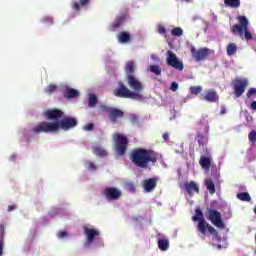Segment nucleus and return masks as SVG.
<instances>
[{"mask_svg": "<svg viewBox=\"0 0 256 256\" xmlns=\"http://www.w3.org/2000/svg\"><path fill=\"white\" fill-rule=\"evenodd\" d=\"M166 62L169 67H173V69H176V71H183V69H185L183 62H181V60L177 58V55L171 50L167 51Z\"/></svg>", "mask_w": 256, "mask_h": 256, "instance_id": "10", "label": "nucleus"}, {"mask_svg": "<svg viewBox=\"0 0 256 256\" xmlns=\"http://www.w3.org/2000/svg\"><path fill=\"white\" fill-rule=\"evenodd\" d=\"M199 163H200L202 169H206V171H209V169H211V158L210 157L201 156Z\"/></svg>", "mask_w": 256, "mask_h": 256, "instance_id": "21", "label": "nucleus"}, {"mask_svg": "<svg viewBox=\"0 0 256 256\" xmlns=\"http://www.w3.org/2000/svg\"><path fill=\"white\" fill-rule=\"evenodd\" d=\"M158 248L160 249V251H167V249H169V240L159 239Z\"/></svg>", "mask_w": 256, "mask_h": 256, "instance_id": "30", "label": "nucleus"}, {"mask_svg": "<svg viewBox=\"0 0 256 256\" xmlns=\"http://www.w3.org/2000/svg\"><path fill=\"white\" fill-rule=\"evenodd\" d=\"M79 122L77 121V118L73 117H64L61 121H55V125H57V133H59V129H62L63 131H69V129H74V127H77Z\"/></svg>", "mask_w": 256, "mask_h": 256, "instance_id": "9", "label": "nucleus"}, {"mask_svg": "<svg viewBox=\"0 0 256 256\" xmlns=\"http://www.w3.org/2000/svg\"><path fill=\"white\" fill-rule=\"evenodd\" d=\"M126 75H133L135 73V62L128 61L125 66Z\"/></svg>", "mask_w": 256, "mask_h": 256, "instance_id": "29", "label": "nucleus"}, {"mask_svg": "<svg viewBox=\"0 0 256 256\" xmlns=\"http://www.w3.org/2000/svg\"><path fill=\"white\" fill-rule=\"evenodd\" d=\"M149 70L151 71V73H154V75H161V67L157 64L155 65H151Z\"/></svg>", "mask_w": 256, "mask_h": 256, "instance_id": "35", "label": "nucleus"}, {"mask_svg": "<svg viewBox=\"0 0 256 256\" xmlns=\"http://www.w3.org/2000/svg\"><path fill=\"white\" fill-rule=\"evenodd\" d=\"M201 101H207L208 103H218L219 94L217 91L210 89L205 91V95L200 96Z\"/></svg>", "mask_w": 256, "mask_h": 256, "instance_id": "16", "label": "nucleus"}, {"mask_svg": "<svg viewBox=\"0 0 256 256\" xmlns=\"http://www.w3.org/2000/svg\"><path fill=\"white\" fill-rule=\"evenodd\" d=\"M224 5L230 9H239L241 7V0H224Z\"/></svg>", "mask_w": 256, "mask_h": 256, "instance_id": "22", "label": "nucleus"}, {"mask_svg": "<svg viewBox=\"0 0 256 256\" xmlns=\"http://www.w3.org/2000/svg\"><path fill=\"white\" fill-rule=\"evenodd\" d=\"M214 175H215L216 181H219V177H221V175L219 174V172L217 170L214 172Z\"/></svg>", "mask_w": 256, "mask_h": 256, "instance_id": "50", "label": "nucleus"}, {"mask_svg": "<svg viewBox=\"0 0 256 256\" xmlns=\"http://www.w3.org/2000/svg\"><path fill=\"white\" fill-rule=\"evenodd\" d=\"M195 213H196V215L192 217V220L198 221V231L202 235H207V231H208V233H210V235H214V237H217V235H219V233L217 232L215 227H213L209 223H207V221L205 220V217H203V211H201V209H196Z\"/></svg>", "mask_w": 256, "mask_h": 256, "instance_id": "3", "label": "nucleus"}, {"mask_svg": "<svg viewBox=\"0 0 256 256\" xmlns=\"http://www.w3.org/2000/svg\"><path fill=\"white\" fill-rule=\"evenodd\" d=\"M253 95H256V88H250L246 94L248 99H251L253 97Z\"/></svg>", "mask_w": 256, "mask_h": 256, "instance_id": "39", "label": "nucleus"}, {"mask_svg": "<svg viewBox=\"0 0 256 256\" xmlns=\"http://www.w3.org/2000/svg\"><path fill=\"white\" fill-rule=\"evenodd\" d=\"M158 33L161 35H165L167 33V29H165V26H159Z\"/></svg>", "mask_w": 256, "mask_h": 256, "instance_id": "42", "label": "nucleus"}, {"mask_svg": "<svg viewBox=\"0 0 256 256\" xmlns=\"http://www.w3.org/2000/svg\"><path fill=\"white\" fill-rule=\"evenodd\" d=\"M126 81H127L128 87L132 89V93H138V95H141V93H143V89H144L143 83L139 81L137 77L131 74H128L126 75Z\"/></svg>", "mask_w": 256, "mask_h": 256, "instance_id": "12", "label": "nucleus"}, {"mask_svg": "<svg viewBox=\"0 0 256 256\" xmlns=\"http://www.w3.org/2000/svg\"><path fill=\"white\" fill-rule=\"evenodd\" d=\"M162 137H163V139H164V141H169V133H164L163 135H162Z\"/></svg>", "mask_w": 256, "mask_h": 256, "instance_id": "49", "label": "nucleus"}, {"mask_svg": "<svg viewBox=\"0 0 256 256\" xmlns=\"http://www.w3.org/2000/svg\"><path fill=\"white\" fill-rule=\"evenodd\" d=\"M132 189H135V186L134 185H131Z\"/></svg>", "mask_w": 256, "mask_h": 256, "instance_id": "53", "label": "nucleus"}, {"mask_svg": "<svg viewBox=\"0 0 256 256\" xmlns=\"http://www.w3.org/2000/svg\"><path fill=\"white\" fill-rule=\"evenodd\" d=\"M206 219H208L212 225L218 227V229H225V223H223L221 212L213 208H207Z\"/></svg>", "mask_w": 256, "mask_h": 256, "instance_id": "6", "label": "nucleus"}, {"mask_svg": "<svg viewBox=\"0 0 256 256\" xmlns=\"http://www.w3.org/2000/svg\"><path fill=\"white\" fill-rule=\"evenodd\" d=\"M205 186L206 189L209 191L210 195H214L215 193V183L213 182V180L211 178H207L205 180Z\"/></svg>", "mask_w": 256, "mask_h": 256, "instance_id": "28", "label": "nucleus"}, {"mask_svg": "<svg viewBox=\"0 0 256 256\" xmlns=\"http://www.w3.org/2000/svg\"><path fill=\"white\" fill-rule=\"evenodd\" d=\"M118 41L119 43H129V41H131V34L127 32H120L118 34Z\"/></svg>", "mask_w": 256, "mask_h": 256, "instance_id": "26", "label": "nucleus"}, {"mask_svg": "<svg viewBox=\"0 0 256 256\" xmlns=\"http://www.w3.org/2000/svg\"><path fill=\"white\" fill-rule=\"evenodd\" d=\"M92 153L97 157H107V150L103 149L101 146H94L92 149Z\"/></svg>", "mask_w": 256, "mask_h": 256, "instance_id": "24", "label": "nucleus"}, {"mask_svg": "<svg viewBox=\"0 0 256 256\" xmlns=\"http://www.w3.org/2000/svg\"><path fill=\"white\" fill-rule=\"evenodd\" d=\"M3 229H4V228H3V226H2V235H3Z\"/></svg>", "mask_w": 256, "mask_h": 256, "instance_id": "54", "label": "nucleus"}, {"mask_svg": "<svg viewBox=\"0 0 256 256\" xmlns=\"http://www.w3.org/2000/svg\"><path fill=\"white\" fill-rule=\"evenodd\" d=\"M65 237H67V232H65V231H60V232L58 233V238H59V239H63V238H65Z\"/></svg>", "mask_w": 256, "mask_h": 256, "instance_id": "46", "label": "nucleus"}, {"mask_svg": "<svg viewBox=\"0 0 256 256\" xmlns=\"http://www.w3.org/2000/svg\"><path fill=\"white\" fill-rule=\"evenodd\" d=\"M237 44L235 43H229L226 47V53L228 55V57H233V55H235V53H237Z\"/></svg>", "mask_w": 256, "mask_h": 256, "instance_id": "27", "label": "nucleus"}, {"mask_svg": "<svg viewBox=\"0 0 256 256\" xmlns=\"http://www.w3.org/2000/svg\"><path fill=\"white\" fill-rule=\"evenodd\" d=\"M171 35H173V37H181L183 35V29L181 27H176L171 30Z\"/></svg>", "mask_w": 256, "mask_h": 256, "instance_id": "34", "label": "nucleus"}, {"mask_svg": "<svg viewBox=\"0 0 256 256\" xmlns=\"http://www.w3.org/2000/svg\"><path fill=\"white\" fill-rule=\"evenodd\" d=\"M114 95L120 99H133L134 101H143L142 94L129 90V88H127L123 82H118V87L115 88Z\"/></svg>", "mask_w": 256, "mask_h": 256, "instance_id": "4", "label": "nucleus"}, {"mask_svg": "<svg viewBox=\"0 0 256 256\" xmlns=\"http://www.w3.org/2000/svg\"><path fill=\"white\" fill-rule=\"evenodd\" d=\"M130 160L139 169H149V165L157 163V153L149 149L136 148L130 152Z\"/></svg>", "mask_w": 256, "mask_h": 256, "instance_id": "1", "label": "nucleus"}, {"mask_svg": "<svg viewBox=\"0 0 256 256\" xmlns=\"http://www.w3.org/2000/svg\"><path fill=\"white\" fill-rule=\"evenodd\" d=\"M65 99H75V97H79V92L73 88H67L64 92Z\"/></svg>", "mask_w": 256, "mask_h": 256, "instance_id": "23", "label": "nucleus"}, {"mask_svg": "<svg viewBox=\"0 0 256 256\" xmlns=\"http://www.w3.org/2000/svg\"><path fill=\"white\" fill-rule=\"evenodd\" d=\"M84 235L87 237V243H93L96 237L101 235V232L97 229L89 228L88 226H83Z\"/></svg>", "mask_w": 256, "mask_h": 256, "instance_id": "19", "label": "nucleus"}, {"mask_svg": "<svg viewBox=\"0 0 256 256\" xmlns=\"http://www.w3.org/2000/svg\"><path fill=\"white\" fill-rule=\"evenodd\" d=\"M190 53L196 61H205L209 55H211V50L209 48L195 49L194 46L191 47Z\"/></svg>", "mask_w": 256, "mask_h": 256, "instance_id": "13", "label": "nucleus"}, {"mask_svg": "<svg viewBox=\"0 0 256 256\" xmlns=\"http://www.w3.org/2000/svg\"><path fill=\"white\" fill-rule=\"evenodd\" d=\"M184 1H186V3H191V1H193V0H184Z\"/></svg>", "mask_w": 256, "mask_h": 256, "instance_id": "52", "label": "nucleus"}, {"mask_svg": "<svg viewBox=\"0 0 256 256\" xmlns=\"http://www.w3.org/2000/svg\"><path fill=\"white\" fill-rule=\"evenodd\" d=\"M86 167L89 171H96L97 170V166L91 161L86 162Z\"/></svg>", "mask_w": 256, "mask_h": 256, "instance_id": "37", "label": "nucleus"}, {"mask_svg": "<svg viewBox=\"0 0 256 256\" xmlns=\"http://www.w3.org/2000/svg\"><path fill=\"white\" fill-rule=\"evenodd\" d=\"M90 2H91V0H80V5H81V7H85V6L89 5Z\"/></svg>", "mask_w": 256, "mask_h": 256, "instance_id": "45", "label": "nucleus"}, {"mask_svg": "<svg viewBox=\"0 0 256 256\" xmlns=\"http://www.w3.org/2000/svg\"><path fill=\"white\" fill-rule=\"evenodd\" d=\"M237 21L239 24H234L231 28V33L233 35H239V37L246 39V41H251L253 39V34L249 31V19L246 16H237Z\"/></svg>", "mask_w": 256, "mask_h": 256, "instance_id": "2", "label": "nucleus"}, {"mask_svg": "<svg viewBox=\"0 0 256 256\" xmlns=\"http://www.w3.org/2000/svg\"><path fill=\"white\" fill-rule=\"evenodd\" d=\"M104 196L108 201H115L121 197V191L115 187H107L104 190Z\"/></svg>", "mask_w": 256, "mask_h": 256, "instance_id": "17", "label": "nucleus"}, {"mask_svg": "<svg viewBox=\"0 0 256 256\" xmlns=\"http://www.w3.org/2000/svg\"><path fill=\"white\" fill-rule=\"evenodd\" d=\"M158 182H159L158 177L148 178L143 180L142 187L146 193H151L155 191V188L157 187Z\"/></svg>", "mask_w": 256, "mask_h": 256, "instance_id": "14", "label": "nucleus"}, {"mask_svg": "<svg viewBox=\"0 0 256 256\" xmlns=\"http://www.w3.org/2000/svg\"><path fill=\"white\" fill-rule=\"evenodd\" d=\"M125 21V16L117 17L116 20L111 24V31H117L120 25H123Z\"/></svg>", "mask_w": 256, "mask_h": 256, "instance_id": "25", "label": "nucleus"}, {"mask_svg": "<svg viewBox=\"0 0 256 256\" xmlns=\"http://www.w3.org/2000/svg\"><path fill=\"white\" fill-rule=\"evenodd\" d=\"M114 147L117 155L123 157L127 153V147H129V139L127 136L121 133L113 134Z\"/></svg>", "mask_w": 256, "mask_h": 256, "instance_id": "5", "label": "nucleus"}, {"mask_svg": "<svg viewBox=\"0 0 256 256\" xmlns=\"http://www.w3.org/2000/svg\"><path fill=\"white\" fill-rule=\"evenodd\" d=\"M31 132L34 135H40V133H57V124L55 122H40L31 129Z\"/></svg>", "mask_w": 256, "mask_h": 256, "instance_id": "7", "label": "nucleus"}, {"mask_svg": "<svg viewBox=\"0 0 256 256\" xmlns=\"http://www.w3.org/2000/svg\"><path fill=\"white\" fill-rule=\"evenodd\" d=\"M130 122L132 125H136V123H139V116L135 114L130 115Z\"/></svg>", "mask_w": 256, "mask_h": 256, "instance_id": "38", "label": "nucleus"}, {"mask_svg": "<svg viewBox=\"0 0 256 256\" xmlns=\"http://www.w3.org/2000/svg\"><path fill=\"white\" fill-rule=\"evenodd\" d=\"M55 91H57V85H55V84H50L46 88V92L49 94L55 93Z\"/></svg>", "mask_w": 256, "mask_h": 256, "instance_id": "36", "label": "nucleus"}, {"mask_svg": "<svg viewBox=\"0 0 256 256\" xmlns=\"http://www.w3.org/2000/svg\"><path fill=\"white\" fill-rule=\"evenodd\" d=\"M95 125L93 123H88L84 126V131H93Z\"/></svg>", "mask_w": 256, "mask_h": 256, "instance_id": "41", "label": "nucleus"}, {"mask_svg": "<svg viewBox=\"0 0 256 256\" xmlns=\"http://www.w3.org/2000/svg\"><path fill=\"white\" fill-rule=\"evenodd\" d=\"M225 113H227V108H225V106H221L220 115H225Z\"/></svg>", "mask_w": 256, "mask_h": 256, "instance_id": "47", "label": "nucleus"}, {"mask_svg": "<svg viewBox=\"0 0 256 256\" xmlns=\"http://www.w3.org/2000/svg\"><path fill=\"white\" fill-rule=\"evenodd\" d=\"M170 89L171 91H177V89H179V84L177 82H172Z\"/></svg>", "mask_w": 256, "mask_h": 256, "instance_id": "43", "label": "nucleus"}, {"mask_svg": "<svg viewBox=\"0 0 256 256\" xmlns=\"http://www.w3.org/2000/svg\"><path fill=\"white\" fill-rule=\"evenodd\" d=\"M43 23H49L50 25H53V18L45 17L43 18Z\"/></svg>", "mask_w": 256, "mask_h": 256, "instance_id": "44", "label": "nucleus"}, {"mask_svg": "<svg viewBox=\"0 0 256 256\" xmlns=\"http://www.w3.org/2000/svg\"><path fill=\"white\" fill-rule=\"evenodd\" d=\"M203 91L202 86H191L190 87V93L191 95H199Z\"/></svg>", "mask_w": 256, "mask_h": 256, "instance_id": "33", "label": "nucleus"}, {"mask_svg": "<svg viewBox=\"0 0 256 256\" xmlns=\"http://www.w3.org/2000/svg\"><path fill=\"white\" fill-rule=\"evenodd\" d=\"M102 111L104 113H107L108 119L113 123H117L119 119H123L125 117V112L121 109L109 107V106H101Z\"/></svg>", "mask_w": 256, "mask_h": 256, "instance_id": "8", "label": "nucleus"}, {"mask_svg": "<svg viewBox=\"0 0 256 256\" xmlns=\"http://www.w3.org/2000/svg\"><path fill=\"white\" fill-rule=\"evenodd\" d=\"M63 115L64 112L59 109H49L44 112V117H46V119L49 121H58V119H61Z\"/></svg>", "mask_w": 256, "mask_h": 256, "instance_id": "18", "label": "nucleus"}, {"mask_svg": "<svg viewBox=\"0 0 256 256\" xmlns=\"http://www.w3.org/2000/svg\"><path fill=\"white\" fill-rule=\"evenodd\" d=\"M249 85V80L247 78H236L233 81V89H234V95L236 98L241 97L243 93H245V90L247 89V86Z\"/></svg>", "mask_w": 256, "mask_h": 256, "instance_id": "11", "label": "nucleus"}, {"mask_svg": "<svg viewBox=\"0 0 256 256\" xmlns=\"http://www.w3.org/2000/svg\"><path fill=\"white\" fill-rule=\"evenodd\" d=\"M15 209H17V206L15 205L8 206V211H15Z\"/></svg>", "mask_w": 256, "mask_h": 256, "instance_id": "51", "label": "nucleus"}, {"mask_svg": "<svg viewBox=\"0 0 256 256\" xmlns=\"http://www.w3.org/2000/svg\"><path fill=\"white\" fill-rule=\"evenodd\" d=\"M250 109H252V111H256V101H253L250 105Z\"/></svg>", "mask_w": 256, "mask_h": 256, "instance_id": "48", "label": "nucleus"}, {"mask_svg": "<svg viewBox=\"0 0 256 256\" xmlns=\"http://www.w3.org/2000/svg\"><path fill=\"white\" fill-rule=\"evenodd\" d=\"M184 187H185L186 192L189 195V197H193V195H194L193 191H194V193H197L198 195H199V193H201V190H199V184L196 183L195 181L185 182Z\"/></svg>", "mask_w": 256, "mask_h": 256, "instance_id": "20", "label": "nucleus"}, {"mask_svg": "<svg viewBox=\"0 0 256 256\" xmlns=\"http://www.w3.org/2000/svg\"><path fill=\"white\" fill-rule=\"evenodd\" d=\"M72 9L74 11H81V5L78 2L73 1L72 2Z\"/></svg>", "mask_w": 256, "mask_h": 256, "instance_id": "40", "label": "nucleus"}, {"mask_svg": "<svg viewBox=\"0 0 256 256\" xmlns=\"http://www.w3.org/2000/svg\"><path fill=\"white\" fill-rule=\"evenodd\" d=\"M237 199H239V201H246L249 203V201H251V195H249L248 192H241L238 193L236 195Z\"/></svg>", "mask_w": 256, "mask_h": 256, "instance_id": "31", "label": "nucleus"}, {"mask_svg": "<svg viewBox=\"0 0 256 256\" xmlns=\"http://www.w3.org/2000/svg\"><path fill=\"white\" fill-rule=\"evenodd\" d=\"M195 139L198 143V149H201L204 153H208L207 144L209 143V138L203 132H198Z\"/></svg>", "mask_w": 256, "mask_h": 256, "instance_id": "15", "label": "nucleus"}, {"mask_svg": "<svg viewBox=\"0 0 256 256\" xmlns=\"http://www.w3.org/2000/svg\"><path fill=\"white\" fill-rule=\"evenodd\" d=\"M97 101H98L97 95L90 94L88 98V107H91V108L95 107L97 105Z\"/></svg>", "mask_w": 256, "mask_h": 256, "instance_id": "32", "label": "nucleus"}]
</instances>
